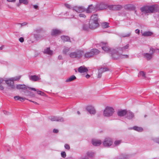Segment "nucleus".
I'll return each mask as SVG.
<instances>
[{"mask_svg":"<svg viewBox=\"0 0 159 159\" xmlns=\"http://www.w3.org/2000/svg\"><path fill=\"white\" fill-rule=\"evenodd\" d=\"M87 154L88 157H92L94 156V154L93 152L89 151L87 153Z\"/></svg>","mask_w":159,"mask_h":159,"instance_id":"4c0bfd02","label":"nucleus"},{"mask_svg":"<svg viewBox=\"0 0 159 159\" xmlns=\"http://www.w3.org/2000/svg\"><path fill=\"white\" fill-rule=\"evenodd\" d=\"M100 51L96 48L91 49L90 52H87L84 54V58H89L94 55L98 54Z\"/></svg>","mask_w":159,"mask_h":159,"instance_id":"7ed1b4c3","label":"nucleus"},{"mask_svg":"<svg viewBox=\"0 0 159 159\" xmlns=\"http://www.w3.org/2000/svg\"><path fill=\"white\" fill-rule=\"evenodd\" d=\"M124 8L125 9L129 10H134L135 8V7L133 5L131 4H129L125 5L124 6Z\"/></svg>","mask_w":159,"mask_h":159,"instance_id":"a211bd4d","label":"nucleus"},{"mask_svg":"<svg viewBox=\"0 0 159 159\" xmlns=\"http://www.w3.org/2000/svg\"><path fill=\"white\" fill-rule=\"evenodd\" d=\"M76 79V77L74 75H72L69 78L67 79L66 80V82H69L73 81V80Z\"/></svg>","mask_w":159,"mask_h":159,"instance_id":"2f4dec72","label":"nucleus"},{"mask_svg":"<svg viewBox=\"0 0 159 159\" xmlns=\"http://www.w3.org/2000/svg\"><path fill=\"white\" fill-rule=\"evenodd\" d=\"M25 99L28 100L26 98L20 97V99L19 101H21V102H22V101H24Z\"/></svg>","mask_w":159,"mask_h":159,"instance_id":"6e6d98bb","label":"nucleus"},{"mask_svg":"<svg viewBox=\"0 0 159 159\" xmlns=\"http://www.w3.org/2000/svg\"><path fill=\"white\" fill-rule=\"evenodd\" d=\"M29 79L30 80L33 81H37L40 79V78L38 75H35L29 76Z\"/></svg>","mask_w":159,"mask_h":159,"instance_id":"f3484780","label":"nucleus"},{"mask_svg":"<svg viewBox=\"0 0 159 159\" xmlns=\"http://www.w3.org/2000/svg\"><path fill=\"white\" fill-rule=\"evenodd\" d=\"M53 132L54 133H57L58 132V130L57 129H54L53 130Z\"/></svg>","mask_w":159,"mask_h":159,"instance_id":"bf43d9fd","label":"nucleus"},{"mask_svg":"<svg viewBox=\"0 0 159 159\" xmlns=\"http://www.w3.org/2000/svg\"><path fill=\"white\" fill-rule=\"evenodd\" d=\"M88 71V69L84 66H81L78 69V72L80 73L86 72Z\"/></svg>","mask_w":159,"mask_h":159,"instance_id":"4be33fe9","label":"nucleus"},{"mask_svg":"<svg viewBox=\"0 0 159 159\" xmlns=\"http://www.w3.org/2000/svg\"><path fill=\"white\" fill-rule=\"evenodd\" d=\"M135 32L136 33H137L138 34H139L140 33V30H139L137 29L135 30Z\"/></svg>","mask_w":159,"mask_h":159,"instance_id":"052dcab7","label":"nucleus"},{"mask_svg":"<svg viewBox=\"0 0 159 159\" xmlns=\"http://www.w3.org/2000/svg\"><path fill=\"white\" fill-rule=\"evenodd\" d=\"M18 25H21V27H22L24 26H25L26 25L27 23L26 22H24V23H18L17 24Z\"/></svg>","mask_w":159,"mask_h":159,"instance_id":"49530a36","label":"nucleus"},{"mask_svg":"<svg viewBox=\"0 0 159 159\" xmlns=\"http://www.w3.org/2000/svg\"><path fill=\"white\" fill-rule=\"evenodd\" d=\"M84 54V51L82 50H79L76 52H71L69 54L70 57L71 58H80Z\"/></svg>","mask_w":159,"mask_h":159,"instance_id":"39448f33","label":"nucleus"},{"mask_svg":"<svg viewBox=\"0 0 159 159\" xmlns=\"http://www.w3.org/2000/svg\"><path fill=\"white\" fill-rule=\"evenodd\" d=\"M118 50L112 49H111L110 54L111 55V57L112 59L114 60H117L120 58H128L129 56L127 55H123L120 54L118 52Z\"/></svg>","mask_w":159,"mask_h":159,"instance_id":"f03ea898","label":"nucleus"},{"mask_svg":"<svg viewBox=\"0 0 159 159\" xmlns=\"http://www.w3.org/2000/svg\"><path fill=\"white\" fill-rule=\"evenodd\" d=\"M152 52L153 54L154 53H159V49H153L152 48H151L150 49V52Z\"/></svg>","mask_w":159,"mask_h":159,"instance_id":"c9c22d12","label":"nucleus"},{"mask_svg":"<svg viewBox=\"0 0 159 159\" xmlns=\"http://www.w3.org/2000/svg\"><path fill=\"white\" fill-rule=\"evenodd\" d=\"M129 47V44H127L122 48H118V51H120L122 52H124L127 51V50L128 49Z\"/></svg>","mask_w":159,"mask_h":159,"instance_id":"a878e982","label":"nucleus"},{"mask_svg":"<svg viewBox=\"0 0 159 159\" xmlns=\"http://www.w3.org/2000/svg\"><path fill=\"white\" fill-rule=\"evenodd\" d=\"M33 6L34 8L35 9H37L38 8V7L37 5H33Z\"/></svg>","mask_w":159,"mask_h":159,"instance_id":"e2e57ef3","label":"nucleus"},{"mask_svg":"<svg viewBox=\"0 0 159 159\" xmlns=\"http://www.w3.org/2000/svg\"><path fill=\"white\" fill-rule=\"evenodd\" d=\"M112 143V140L110 138H106L102 142L103 146L106 147H110Z\"/></svg>","mask_w":159,"mask_h":159,"instance_id":"0eeeda50","label":"nucleus"},{"mask_svg":"<svg viewBox=\"0 0 159 159\" xmlns=\"http://www.w3.org/2000/svg\"><path fill=\"white\" fill-rule=\"evenodd\" d=\"M3 112L4 114L7 115H9L11 114V113L8 112L6 111H4Z\"/></svg>","mask_w":159,"mask_h":159,"instance_id":"13d9d810","label":"nucleus"},{"mask_svg":"<svg viewBox=\"0 0 159 159\" xmlns=\"http://www.w3.org/2000/svg\"><path fill=\"white\" fill-rule=\"evenodd\" d=\"M90 114H94L96 113V111L94 107L92 106H89L87 107L86 108Z\"/></svg>","mask_w":159,"mask_h":159,"instance_id":"dca6fc26","label":"nucleus"},{"mask_svg":"<svg viewBox=\"0 0 159 159\" xmlns=\"http://www.w3.org/2000/svg\"><path fill=\"white\" fill-rule=\"evenodd\" d=\"M126 118L129 120L132 119L134 117V114L131 111H129L128 112H127L126 113Z\"/></svg>","mask_w":159,"mask_h":159,"instance_id":"5701e85b","label":"nucleus"},{"mask_svg":"<svg viewBox=\"0 0 159 159\" xmlns=\"http://www.w3.org/2000/svg\"><path fill=\"white\" fill-rule=\"evenodd\" d=\"M28 87L25 84H18L16 86V88L18 89H23L26 91L27 89H28Z\"/></svg>","mask_w":159,"mask_h":159,"instance_id":"6ab92c4d","label":"nucleus"},{"mask_svg":"<svg viewBox=\"0 0 159 159\" xmlns=\"http://www.w3.org/2000/svg\"><path fill=\"white\" fill-rule=\"evenodd\" d=\"M97 10V6L96 5L94 6L93 4H91L89 5L87 9H86V12L88 13H94Z\"/></svg>","mask_w":159,"mask_h":159,"instance_id":"423d86ee","label":"nucleus"},{"mask_svg":"<svg viewBox=\"0 0 159 159\" xmlns=\"http://www.w3.org/2000/svg\"><path fill=\"white\" fill-rule=\"evenodd\" d=\"M108 70L107 68H101L99 70V71L103 73Z\"/></svg>","mask_w":159,"mask_h":159,"instance_id":"58836bf2","label":"nucleus"},{"mask_svg":"<svg viewBox=\"0 0 159 159\" xmlns=\"http://www.w3.org/2000/svg\"><path fill=\"white\" fill-rule=\"evenodd\" d=\"M114 112V109L112 107H107L103 111L105 116L109 117L112 116Z\"/></svg>","mask_w":159,"mask_h":159,"instance_id":"20e7f679","label":"nucleus"},{"mask_svg":"<svg viewBox=\"0 0 159 159\" xmlns=\"http://www.w3.org/2000/svg\"><path fill=\"white\" fill-rule=\"evenodd\" d=\"M130 35V34L129 33L126 35H125V34L121 35V36L122 37H128Z\"/></svg>","mask_w":159,"mask_h":159,"instance_id":"603ef678","label":"nucleus"},{"mask_svg":"<svg viewBox=\"0 0 159 159\" xmlns=\"http://www.w3.org/2000/svg\"><path fill=\"white\" fill-rule=\"evenodd\" d=\"M6 83L10 87V89H13L15 88V86L14 85V82L11 79V78L8 80H5Z\"/></svg>","mask_w":159,"mask_h":159,"instance_id":"f8f14e48","label":"nucleus"},{"mask_svg":"<svg viewBox=\"0 0 159 159\" xmlns=\"http://www.w3.org/2000/svg\"><path fill=\"white\" fill-rule=\"evenodd\" d=\"M61 156L63 158H65L66 156V154L65 152H62L61 153Z\"/></svg>","mask_w":159,"mask_h":159,"instance_id":"a18cd8bd","label":"nucleus"},{"mask_svg":"<svg viewBox=\"0 0 159 159\" xmlns=\"http://www.w3.org/2000/svg\"><path fill=\"white\" fill-rule=\"evenodd\" d=\"M48 119L52 121H57L58 122L64 121V119L62 117L57 116H50L49 117Z\"/></svg>","mask_w":159,"mask_h":159,"instance_id":"1a4fd4ad","label":"nucleus"},{"mask_svg":"<svg viewBox=\"0 0 159 159\" xmlns=\"http://www.w3.org/2000/svg\"><path fill=\"white\" fill-rule=\"evenodd\" d=\"M73 9L78 13H81L86 11V9L83 6H74L73 7Z\"/></svg>","mask_w":159,"mask_h":159,"instance_id":"9b49d317","label":"nucleus"},{"mask_svg":"<svg viewBox=\"0 0 159 159\" xmlns=\"http://www.w3.org/2000/svg\"><path fill=\"white\" fill-rule=\"evenodd\" d=\"M58 59L59 60H61L62 59V57L61 55H59L58 57Z\"/></svg>","mask_w":159,"mask_h":159,"instance_id":"680f3d73","label":"nucleus"},{"mask_svg":"<svg viewBox=\"0 0 159 159\" xmlns=\"http://www.w3.org/2000/svg\"><path fill=\"white\" fill-rule=\"evenodd\" d=\"M28 89L29 90H33V91H37V93L38 94L40 95H42V96H43L44 95V93L43 92L40 91L36 89H35L34 88H31V87H28Z\"/></svg>","mask_w":159,"mask_h":159,"instance_id":"b1692460","label":"nucleus"},{"mask_svg":"<svg viewBox=\"0 0 159 159\" xmlns=\"http://www.w3.org/2000/svg\"><path fill=\"white\" fill-rule=\"evenodd\" d=\"M90 20H92L93 21L95 22H98L97 14H95L92 15Z\"/></svg>","mask_w":159,"mask_h":159,"instance_id":"cd10ccee","label":"nucleus"},{"mask_svg":"<svg viewBox=\"0 0 159 159\" xmlns=\"http://www.w3.org/2000/svg\"><path fill=\"white\" fill-rule=\"evenodd\" d=\"M30 101L33 102V103H34L35 104H38L35 101H32L30 100H29Z\"/></svg>","mask_w":159,"mask_h":159,"instance_id":"69168bd1","label":"nucleus"},{"mask_svg":"<svg viewBox=\"0 0 159 159\" xmlns=\"http://www.w3.org/2000/svg\"><path fill=\"white\" fill-rule=\"evenodd\" d=\"M20 97L19 96H16L14 97V99L16 100H19L20 99Z\"/></svg>","mask_w":159,"mask_h":159,"instance_id":"3c124183","label":"nucleus"},{"mask_svg":"<svg viewBox=\"0 0 159 159\" xmlns=\"http://www.w3.org/2000/svg\"><path fill=\"white\" fill-rule=\"evenodd\" d=\"M89 28L91 29H95L99 25L98 22H95L93 21L92 20H90L89 22Z\"/></svg>","mask_w":159,"mask_h":159,"instance_id":"9d476101","label":"nucleus"},{"mask_svg":"<svg viewBox=\"0 0 159 159\" xmlns=\"http://www.w3.org/2000/svg\"><path fill=\"white\" fill-rule=\"evenodd\" d=\"M64 147L66 149L69 150L70 149V146L67 144H66L64 145Z\"/></svg>","mask_w":159,"mask_h":159,"instance_id":"c03bdc74","label":"nucleus"},{"mask_svg":"<svg viewBox=\"0 0 159 159\" xmlns=\"http://www.w3.org/2000/svg\"><path fill=\"white\" fill-rule=\"evenodd\" d=\"M102 73V72H100L99 71V73L98 75V78H100L101 77Z\"/></svg>","mask_w":159,"mask_h":159,"instance_id":"4d7b16f0","label":"nucleus"},{"mask_svg":"<svg viewBox=\"0 0 159 159\" xmlns=\"http://www.w3.org/2000/svg\"><path fill=\"white\" fill-rule=\"evenodd\" d=\"M130 129H134V130H136L138 132H142L143 130V129L141 127H139L138 126H134L133 127L130 128H129Z\"/></svg>","mask_w":159,"mask_h":159,"instance_id":"393cba45","label":"nucleus"},{"mask_svg":"<svg viewBox=\"0 0 159 159\" xmlns=\"http://www.w3.org/2000/svg\"><path fill=\"white\" fill-rule=\"evenodd\" d=\"M64 5L68 9L70 8V5L65 3L64 4Z\"/></svg>","mask_w":159,"mask_h":159,"instance_id":"de8ad7c7","label":"nucleus"},{"mask_svg":"<svg viewBox=\"0 0 159 159\" xmlns=\"http://www.w3.org/2000/svg\"><path fill=\"white\" fill-rule=\"evenodd\" d=\"M27 91L29 95L30 96H31L32 97L34 96V94H33V93L32 92H31L28 90H27Z\"/></svg>","mask_w":159,"mask_h":159,"instance_id":"37998d69","label":"nucleus"},{"mask_svg":"<svg viewBox=\"0 0 159 159\" xmlns=\"http://www.w3.org/2000/svg\"><path fill=\"white\" fill-rule=\"evenodd\" d=\"M141 12L146 14L157 12L159 10L158 6L154 5L151 6L145 5L140 8Z\"/></svg>","mask_w":159,"mask_h":159,"instance_id":"f257e3e1","label":"nucleus"},{"mask_svg":"<svg viewBox=\"0 0 159 159\" xmlns=\"http://www.w3.org/2000/svg\"><path fill=\"white\" fill-rule=\"evenodd\" d=\"M96 6H97V9L98 10L106 9L108 7V6L103 2L97 4L96 5Z\"/></svg>","mask_w":159,"mask_h":159,"instance_id":"2eb2a0df","label":"nucleus"},{"mask_svg":"<svg viewBox=\"0 0 159 159\" xmlns=\"http://www.w3.org/2000/svg\"><path fill=\"white\" fill-rule=\"evenodd\" d=\"M109 23L107 22H104L101 24V26L102 28H106L109 27Z\"/></svg>","mask_w":159,"mask_h":159,"instance_id":"72a5a7b5","label":"nucleus"},{"mask_svg":"<svg viewBox=\"0 0 159 159\" xmlns=\"http://www.w3.org/2000/svg\"><path fill=\"white\" fill-rule=\"evenodd\" d=\"M153 34V33L151 31H145L142 34V35L143 36L147 37L150 36L152 35Z\"/></svg>","mask_w":159,"mask_h":159,"instance_id":"c85d7f7f","label":"nucleus"},{"mask_svg":"<svg viewBox=\"0 0 159 159\" xmlns=\"http://www.w3.org/2000/svg\"><path fill=\"white\" fill-rule=\"evenodd\" d=\"M61 33V32L60 30L57 29H54L52 30L51 34L52 35H54L59 34Z\"/></svg>","mask_w":159,"mask_h":159,"instance_id":"7c9ffc66","label":"nucleus"},{"mask_svg":"<svg viewBox=\"0 0 159 159\" xmlns=\"http://www.w3.org/2000/svg\"><path fill=\"white\" fill-rule=\"evenodd\" d=\"M4 80L3 79L0 78V84L2 83Z\"/></svg>","mask_w":159,"mask_h":159,"instance_id":"338daca9","label":"nucleus"},{"mask_svg":"<svg viewBox=\"0 0 159 159\" xmlns=\"http://www.w3.org/2000/svg\"><path fill=\"white\" fill-rule=\"evenodd\" d=\"M42 30V29L40 28L36 29L35 30L36 32H38V33L39 32Z\"/></svg>","mask_w":159,"mask_h":159,"instance_id":"5fc2aeb1","label":"nucleus"},{"mask_svg":"<svg viewBox=\"0 0 159 159\" xmlns=\"http://www.w3.org/2000/svg\"><path fill=\"white\" fill-rule=\"evenodd\" d=\"M100 45L102 46V49L105 52L108 53H110L111 52V49L108 46V43H107L102 42L100 43Z\"/></svg>","mask_w":159,"mask_h":159,"instance_id":"6e6552de","label":"nucleus"},{"mask_svg":"<svg viewBox=\"0 0 159 159\" xmlns=\"http://www.w3.org/2000/svg\"><path fill=\"white\" fill-rule=\"evenodd\" d=\"M21 77V75H19V76H16L13 78H11V79L13 81H18L19 80Z\"/></svg>","mask_w":159,"mask_h":159,"instance_id":"e433bc0d","label":"nucleus"},{"mask_svg":"<svg viewBox=\"0 0 159 159\" xmlns=\"http://www.w3.org/2000/svg\"><path fill=\"white\" fill-rule=\"evenodd\" d=\"M139 75L140 76H142L143 78H146L145 73L143 71H141L139 72Z\"/></svg>","mask_w":159,"mask_h":159,"instance_id":"a19ab883","label":"nucleus"},{"mask_svg":"<svg viewBox=\"0 0 159 159\" xmlns=\"http://www.w3.org/2000/svg\"><path fill=\"white\" fill-rule=\"evenodd\" d=\"M144 57L148 61H149L152 59L153 57V54L152 52H150V53H144L143 54Z\"/></svg>","mask_w":159,"mask_h":159,"instance_id":"4468645a","label":"nucleus"},{"mask_svg":"<svg viewBox=\"0 0 159 159\" xmlns=\"http://www.w3.org/2000/svg\"><path fill=\"white\" fill-rule=\"evenodd\" d=\"M92 143L94 146H98L101 144V141L100 140L93 139Z\"/></svg>","mask_w":159,"mask_h":159,"instance_id":"412c9836","label":"nucleus"},{"mask_svg":"<svg viewBox=\"0 0 159 159\" xmlns=\"http://www.w3.org/2000/svg\"><path fill=\"white\" fill-rule=\"evenodd\" d=\"M70 50V48H68L66 47H64V48L62 50V53L65 55L67 54L68 52Z\"/></svg>","mask_w":159,"mask_h":159,"instance_id":"473e14b6","label":"nucleus"},{"mask_svg":"<svg viewBox=\"0 0 159 159\" xmlns=\"http://www.w3.org/2000/svg\"><path fill=\"white\" fill-rule=\"evenodd\" d=\"M154 141L159 144V138H156L153 139Z\"/></svg>","mask_w":159,"mask_h":159,"instance_id":"8fccbe9b","label":"nucleus"},{"mask_svg":"<svg viewBox=\"0 0 159 159\" xmlns=\"http://www.w3.org/2000/svg\"><path fill=\"white\" fill-rule=\"evenodd\" d=\"M20 3H22L25 4H27L28 3V0H19Z\"/></svg>","mask_w":159,"mask_h":159,"instance_id":"ea45409f","label":"nucleus"},{"mask_svg":"<svg viewBox=\"0 0 159 159\" xmlns=\"http://www.w3.org/2000/svg\"><path fill=\"white\" fill-rule=\"evenodd\" d=\"M9 2H14L16 1V0H7Z\"/></svg>","mask_w":159,"mask_h":159,"instance_id":"774afa93","label":"nucleus"},{"mask_svg":"<svg viewBox=\"0 0 159 159\" xmlns=\"http://www.w3.org/2000/svg\"><path fill=\"white\" fill-rule=\"evenodd\" d=\"M79 16L80 17L85 18L86 17V16L83 13L80 14Z\"/></svg>","mask_w":159,"mask_h":159,"instance_id":"09e8293b","label":"nucleus"},{"mask_svg":"<svg viewBox=\"0 0 159 159\" xmlns=\"http://www.w3.org/2000/svg\"><path fill=\"white\" fill-rule=\"evenodd\" d=\"M118 115L119 116H123L127 113V111L126 110H121L118 111L117 112Z\"/></svg>","mask_w":159,"mask_h":159,"instance_id":"aec40b11","label":"nucleus"},{"mask_svg":"<svg viewBox=\"0 0 159 159\" xmlns=\"http://www.w3.org/2000/svg\"><path fill=\"white\" fill-rule=\"evenodd\" d=\"M89 29H90V28H89V27L88 25L86 24H84L83 25L82 27V30L84 31H88L89 30Z\"/></svg>","mask_w":159,"mask_h":159,"instance_id":"f704fd0d","label":"nucleus"},{"mask_svg":"<svg viewBox=\"0 0 159 159\" xmlns=\"http://www.w3.org/2000/svg\"><path fill=\"white\" fill-rule=\"evenodd\" d=\"M61 39L63 40V42H70V38L66 36L63 35L61 37Z\"/></svg>","mask_w":159,"mask_h":159,"instance_id":"bb28decb","label":"nucleus"},{"mask_svg":"<svg viewBox=\"0 0 159 159\" xmlns=\"http://www.w3.org/2000/svg\"><path fill=\"white\" fill-rule=\"evenodd\" d=\"M109 8L112 10H120L122 8L120 5H111L108 6Z\"/></svg>","mask_w":159,"mask_h":159,"instance_id":"ddd939ff","label":"nucleus"},{"mask_svg":"<svg viewBox=\"0 0 159 159\" xmlns=\"http://www.w3.org/2000/svg\"><path fill=\"white\" fill-rule=\"evenodd\" d=\"M4 89V87L2 85H0V90H3Z\"/></svg>","mask_w":159,"mask_h":159,"instance_id":"0e129e2a","label":"nucleus"},{"mask_svg":"<svg viewBox=\"0 0 159 159\" xmlns=\"http://www.w3.org/2000/svg\"><path fill=\"white\" fill-rule=\"evenodd\" d=\"M43 53L49 55H51L52 53V51L50 50V48H48L44 49Z\"/></svg>","mask_w":159,"mask_h":159,"instance_id":"c756f323","label":"nucleus"},{"mask_svg":"<svg viewBox=\"0 0 159 159\" xmlns=\"http://www.w3.org/2000/svg\"><path fill=\"white\" fill-rule=\"evenodd\" d=\"M19 41L21 43H23L24 41V39L23 37H20L19 39Z\"/></svg>","mask_w":159,"mask_h":159,"instance_id":"864d4df0","label":"nucleus"},{"mask_svg":"<svg viewBox=\"0 0 159 159\" xmlns=\"http://www.w3.org/2000/svg\"><path fill=\"white\" fill-rule=\"evenodd\" d=\"M121 140H116L114 142V144L116 146H117L121 143Z\"/></svg>","mask_w":159,"mask_h":159,"instance_id":"79ce46f5","label":"nucleus"}]
</instances>
